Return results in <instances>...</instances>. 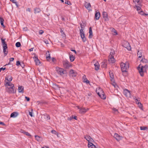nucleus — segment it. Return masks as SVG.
<instances>
[{
    "instance_id": "58",
    "label": "nucleus",
    "mask_w": 148,
    "mask_h": 148,
    "mask_svg": "<svg viewBox=\"0 0 148 148\" xmlns=\"http://www.w3.org/2000/svg\"><path fill=\"white\" fill-rule=\"evenodd\" d=\"M6 68L5 67V68H3V67H2V68H0V72H1V71L3 70V71L5 70V69Z\"/></svg>"
},
{
    "instance_id": "29",
    "label": "nucleus",
    "mask_w": 148,
    "mask_h": 148,
    "mask_svg": "<svg viewBox=\"0 0 148 148\" xmlns=\"http://www.w3.org/2000/svg\"><path fill=\"white\" fill-rule=\"evenodd\" d=\"M23 87L22 86H19L18 88V91L19 92H23Z\"/></svg>"
},
{
    "instance_id": "17",
    "label": "nucleus",
    "mask_w": 148,
    "mask_h": 148,
    "mask_svg": "<svg viewBox=\"0 0 148 148\" xmlns=\"http://www.w3.org/2000/svg\"><path fill=\"white\" fill-rule=\"evenodd\" d=\"M100 17V13L99 12H96L95 14V20H98Z\"/></svg>"
},
{
    "instance_id": "18",
    "label": "nucleus",
    "mask_w": 148,
    "mask_h": 148,
    "mask_svg": "<svg viewBox=\"0 0 148 148\" xmlns=\"http://www.w3.org/2000/svg\"><path fill=\"white\" fill-rule=\"evenodd\" d=\"M142 0H133V2L135 4L137 3L138 5L140 6H141V3Z\"/></svg>"
},
{
    "instance_id": "8",
    "label": "nucleus",
    "mask_w": 148,
    "mask_h": 148,
    "mask_svg": "<svg viewBox=\"0 0 148 148\" xmlns=\"http://www.w3.org/2000/svg\"><path fill=\"white\" fill-rule=\"evenodd\" d=\"M89 108L86 109L85 108L81 107V109L79 110V112L82 114H84L86 112L89 110Z\"/></svg>"
},
{
    "instance_id": "31",
    "label": "nucleus",
    "mask_w": 148,
    "mask_h": 148,
    "mask_svg": "<svg viewBox=\"0 0 148 148\" xmlns=\"http://www.w3.org/2000/svg\"><path fill=\"white\" fill-rule=\"evenodd\" d=\"M84 6L87 9H89V8L90 7V4L89 3H86L85 4Z\"/></svg>"
},
{
    "instance_id": "33",
    "label": "nucleus",
    "mask_w": 148,
    "mask_h": 148,
    "mask_svg": "<svg viewBox=\"0 0 148 148\" xmlns=\"http://www.w3.org/2000/svg\"><path fill=\"white\" fill-rule=\"evenodd\" d=\"M0 22L1 25L3 26H4V25H3V22H4V19H3L1 17L0 18Z\"/></svg>"
},
{
    "instance_id": "32",
    "label": "nucleus",
    "mask_w": 148,
    "mask_h": 148,
    "mask_svg": "<svg viewBox=\"0 0 148 148\" xmlns=\"http://www.w3.org/2000/svg\"><path fill=\"white\" fill-rule=\"evenodd\" d=\"M34 13H38L40 12L41 10L40 9L38 8H36L34 9Z\"/></svg>"
},
{
    "instance_id": "60",
    "label": "nucleus",
    "mask_w": 148,
    "mask_h": 148,
    "mask_svg": "<svg viewBox=\"0 0 148 148\" xmlns=\"http://www.w3.org/2000/svg\"><path fill=\"white\" fill-rule=\"evenodd\" d=\"M14 60V58H10V61H13Z\"/></svg>"
},
{
    "instance_id": "24",
    "label": "nucleus",
    "mask_w": 148,
    "mask_h": 148,
    "mask_svg": "<svg viewBox=\"0 0 148 148\" xmlns=\"http://www.w3.org/2000/svg\"><path fill=\"white\" fill-rule=\"evenodd\" d=\"M5 86H10V87H14L13 84H12L10 82H7L5 84Z\"/></svg>"
},
{
    "instance_id": "41",
    "label": "nucleus",
    "mask_w": 148,
    "mask_h": 148,
    "mask_svg": "<svg viewBox=\"0 0 148 148\" xmlns=\"http://www.w3.org/2000/svg\"><path fill=\"white\" fill-rule=\"evenodd\" d=\"M51 132L53 134H54L56 135H57V136H58V133L57 132H56V131L55 130H52L51 131Z\"/></svg>"
},
{
    "instance_id": "34",
    "label": "nucleus",
    "mask_w": 148,
    "mask_h": 148,
    "mask_svg": "<svg viewBox=\"0 0 148 148\" xmlns=\"http://www.w3.org/2000/svg\"><path fill=\"white\" fill-rule=\"evenodd\" d=\"M138 13L139 14L142 15H145L146 16L148 15L147 14H145V13H144L143 11H140V12H138Z\"/></svg>"
},
{
    "instance_id": "26",
    "label": "nucleus",
    "mask_w": 148,
    "mask_h": 148,
    "mask_svg": "<svg viewBox=\"0 0 148 148\" xmlns=\"http://www.w3.org/2000/svg\"><path fill=\"white\" fill-rule=\"evenodd\" d=\"M143 51L142 50L138 51L137 53V56H138V58H140L142 56V53Z\"/></svg>"
},
{
    "instance_id": "52",
    "label": "nucleus",
    "mask_w": 148,
    "mask_h": 148,
    "mask_svg": "<svg viewBox=\"0 0 148 148\" xmlns=\"http://www.w3.org/2000/svg\"><path fill=\"white\" fill-rule=\"evenodd\" d=\"M89 33H92V28L91 27H90L89 28Z\"/></svg>"
},
{
    "instance_id": "19",
    "label": "nucleus",
    "mask_w": 148,
    "mask_h": 148,
    "mask_svg": "<svg viewBox=\"0 0 148 148\" xmlns=\"http://www.w3.org/2000/svg\"><path fill=\"white\" fill-rule=\"evenodd\" d=\"M34 61L35 62L36 65H39L40 64V62L38 58V56H35Z\"/></svg>"
},
{
    "instance_id": "54",
    "label": "nucleus",
    "mask_w": 148,
    "mask_h": 148,
    "mask_svg": "<svg viewBox=\"0 0 148 148\" xmlns=\"http://www.w3.org/2000/svg\"><path fill=\"white\" fill-rule=\"evenodd\" d=\"M31 111H32L31 112H29V114L31 117H32L33 116V115H32V111H33L32 109Z\"/></svg>"
},
{
    "instance_id": "61",
    "label": "nucleus",
    "mask_w": 148,
    "mask_h": 148,
    "mask_svg": "<svg viewBox=\"0 0 148 148\" xmlns=\"http://www.w3.org/2000/svg\"><path fill=\"white\" fill-rule=\"evenodd\" d=\"M20 132L21 133H23L24 134H25V131L24 130H20Z\"/></svg>"
},
{
    "instance_id": "4",
    "label": "nucleus",
    "mask_w": 148,
    "mask_h": 148,
    "mask_svg": "<svg viewBox=\"0 0 148 148\" xmlns=\"http://www.w3.org/2000/svg\"><path fill=\"white\" fill-rule=\"evenodd\" d=\"M56 71L57 73L61 75H63L64 74V71L62 68L59 67H56Z\"/></svg>"
},
{
    "instance_id": "1",
    "label": "nucleus",
    "mask_w": 148,
    "mask_h": 148,
    "mask_svg": "<svg viewBox=\"0 0 148 148\" xmlns=\"http://www.w3.org/2000/svg\"><path fill=\"white\" fill-rule=\"evenodd\" d=\"M141 64H140L137 68V69L138 70L141 76H143L144 75V72L143 69L144 68L146 69L148 68V65L146 64L144 66H141Z\"/></svg>"
},
{
    "instance_id": "14",
    "label": "nucleus",
    "mask_w": 148,
    "mask_h": 148,
    "mask_svg": "<svg viewBox=\"0 0 148 148\" xmlns=\"http://www.w3.org/2000/svg\"><path fill=\"white\" fill-rule=\"evenodd\" d=\"M108 61L110 63H113L115 62V59L114 57L109 56Z\"/></svg>"
},
{
    "instance_id": "2",
    "label": "nucleus",
    "mask_w": 148,
    "mask_h": 148,
    "mask_svg": "<svg viewBox=\"0 0 148 148\" xmlns=\"http://www.w3.org/2000/svg\"><path fill=\"white\" fill-rule=\"evenodd\" d=\"M121 67L122 72H127V70L129 68V64L127 62H126L125 63L121 62Z\"/></svg>"
},
{
    "instance_id": "51",
    "label": "nucleus",
    "mask_w": 148,
    "mask_h": 148,
    "mask_svg": "<svg viewBox=\"0 0 148 148\" xmlns=\"http://www.w3.org/2000/svg\"><path fill=\"white\" fill-rule=\"evenodd\" d=\"M25 134L26 135L28 136H31V135L30 134L27 132H25Z\"/></svg>"
},
{
    "instance_id": "10",
    "label": "nucleus",
    "mask_w": 148,
    "mask_h": 148,
    "mask_svg": "<svg viewBox=\"0 0 148 148\" xmlns=\"http://www.w3.org/2000/svg\"><path fill=\"white\" fill-rule=\"evenodd\" d=\"M70 75L72 77H75L77 76V73L73 70L71 69L70 71Z\"/></svg>"
},
{
    "instance_id": "56",
    "label": "nucleus",
    "mask_w": 148,
    "mask_h": 148,
    "mask_svg": "<svg viewBox=\"0 0 148 148\" xmlns=\"http://www.w3.org/2000/svg\"><path fill=\"white\" fill-rule=\"evenodd\" d=\"M39 34H42L44 32L42 30H40L39 31Z\"/></svg>"
},
{
    "instance_id": "30",
    "label": "nucleus",
    "mask_w": 148,
    "mask_h": 148,
    "mask_svg": "<svg viewBox=\"0 0 148 148\" xmlns=\"http://www.w3.org/2000/svg\"><path fill=\"white\" fill-rule=\"evenodd\" d=\"M69 58L71 62L75 60V56L72 54H70Z\"/></svg>"
},
{
    "instance_id": "63",
    "label": "nucleus",
    "mask_w": 148,
    "mask_h": 148,
    "mask_svg": "<svg viewBox=\"0 0 148 148\" xmlns=\"http://www.w3.org/2000/svg\"><path fill=\"white\" fill-rule=\"evenodd\" d=\"M0 124H1L3 125H5L4 123L0 121Z\"/></svg>"
},
{
    "instance_id": "46",
    "label": "nucleus",
    "mask_w": 148,
    "mask_h": 148,
    "mask_svg": "<svg viewBox=\"0 0 148 148\" xmlns=\"http://www.w3.org/2000/svg\"><path fill=\"white\" fill-rule=\"evenodd\" d=\"M113 112L115 113V114L118 113V110L115 108H113Z\"/></svg>"
},
{
    "instance_id": "38",
    "label": "nucleus",
    "mask_w": 148,
    "mask_h": 148,
    "mask_svg": "<svg viewBox=\"0 0 148 148\" xmlns=\"http://www.w3.org/2000/svg\"><path fill=\"white\" fill-rule=\"evenodd\" d=\"M102 92L103 93L101 95V97H100L102 99H105L106 98V96L104 93L103 92Z\"/></svg>"
},
{
    "instance_id": "37",
    "label": "nucleus",
    "mask_w": 148,
    "mask_h": 148,
    "mask_svg": "<svg viewBox=\"0 0 148 148\" xmlns=\"http://www.w3.org/2000/svg\"><path fill=\"white\" fill-rule=\"evenodd\" d=\"M44 116H45V119H47V120H49L50 119V117L47 114H44Z\"/></svg>"
},
{
    "instance_id": "36",
    "label": "nucleus",
    "mask_w": 148,
    "mask_h": 148,
    "mask_svg": "<svg viewBox=\"0 0 148 148\" xmlns=\"http://www.w3.org/2000/svg\"><path fill=\"white\" fill-rule=\"evenodd\" d=\"M115 52L114 50H112V51L110 52V55H109V56L110 57H114L113 56V55L114 54Z\"/></svg>"
},
{
    "instance_id": "47",
    "label": "nucleus",
    "mask_w": 148,
    "mask_h": 148,
    "mask_svg": "<svg viewBox=\"0 0 148 148\" xmlns=\"http://www.w3.org/2000/svg\"><path fill=\"white\" fill-rule=\"evenodd\" d=\"M102 65L101 66L103 68H106V64L105 62H102Z\"/></svg>"
},
{
    "instance_id": "16",
    "label": "nucleus",
    "mask_w": 148,
    "mask_h": 148,
    "mask_svg": "<svg viewBox=\"0 0 148 148\" xmlns=\"http://www.w3.org/2000/svg\"><path fill=\"white\" fill-rule=\"evenodd\" d=\"M18 113L17 112H14L11 113L10 115V117L15 118L18 116Z\"/></svg>"
},
{
    "instance_id": "43",
    "label": "nucleus",
    "mask_w": 148,
    "mask_h": 148,
    "mask_svg": "<svg viewBox=\"0 0 148 148\" xmlns=\"http://www.w3.org/2000/svg\"><path fill=\"white\" fill-rule=\"evenodd\" d=\"M11 2H12L13 3H14L18 7V5L17 4V3L16 1L15 0H10Z\"/></svg>"
},
{
    "instance_id": "13",
    "label": "nucleus",
    "mask_w": 148,
    "mask_h": 148,
    "mask_svg": "<svg viewBox=\"0 0 148 148\" xmlns=\"http://www.w3.org/2000/svg\"><path fill=\"white\" fill-rule=\"evenodd\" d=\"M102 15L103 18L104 19L105 21H107L108 20V14L106 12H103L102 13Z\"/></svg>"
},
{
    "instance_id": "44",
    "label": "nucleus",
    "mask_w": 148,
    "mask_h": 148,
    "mask_svg": "<svg viewBox=\"0 0 148 148\" xmlns=\"http://www.w3.org/2000/svg\"><path fill=\"white\" fill-rule=\"evenodd\" d=\"M147 129V128L146 127L143 126L140 127V129L141 130H145Z\"/></svg>"
},
{
    "instance_id": "5",
    "label": "nucleus",
    "mask_w": 148,
    "mask_h": 148,
    "mask_svg": "<svg viewBox=\"0 0 148 148\" xmlns=\"http://www.w3.org/2000/svg\"><path fill=\"white\" fill-rule=\"evenodd\" d=\"M63 64L64 67L66 69H68L71 66L70 63L67 60L63 61Z\"/></svg>"
},
{
    "instance_id": "53",
    "label": "nucleus",
    "mask_w": 148,
    "mask_h": 148,
    "mask_svg": "<svg viewBox=\"0 0 148 148\" xmlns=\"http://www.w3.org/2000/svg\"><path fill=\"white\" fill-rule=\"evenodd\" d=\"M25 99L27 100V101H29L30 100V98L29 97L26 96L25 97Z\"/></svg>"
},
{
    "instance_id": "59",
    "label": "nucleus",
    "mask_w": 148,
    "mask_h": 148,
    "mask_svg": "<svg viewBox=\"0 0 148 148\" xmlns=\"http://www.w3.org/2000/svg\"><path fill=\"white\" fill-rule=\"evenodd\" d=\"M70 50H71V51H73L74 52V53H75V54H76V51L75 50H73V49L72 48H71V49H70Z\"/></svg>"
},
{
    "instance_id": "62",
    "label": "nucleus",
    "mask_w": 148,
    "mask_h": 148,
    "mask_svg": "<svg viewBox=\"0 0 148 148\" xmlns=\"http://www.w3.org/2000/svg\"><path fill=\"white\" fill-rule=\"evenodd\" d=\"M27 11H28L29 12H31V9L30 8H28L27 9Z\"/></svg>"
},
{
    "instance_id": "35",
    "label": "nucleus",
    "mask_w": 148,
    "mask_h": 148,
    "mask_svg": "<svg viewBox=\"0 0 148 148\" xmlns=\"http://www.w3.org/2000/svg\"><path fill=\"white\" fill-rule=\"evenodd\" d=\"M35 137L36 138V139L37 141H39L40 140V139L41 138V137L37 135H35Z\"/></svg>"
},
{
    "instance_id": "12",
    "label": "nucleus",
    "mask_w": 148,
    "mask_h": 148,
    "mask_svg": "<svg viewBox=\"0 0 148 148\" xmlns=\"http://www.w3.org/2000/svg\"><path fill=\"white\" fill-rule=\"evenodd\" d=\"M84 138L88 141V143L92 142L94 141L93 139L89 136H86L84 137Z\"/></svg>"
},
{
    "instance_id": "11",
    "label": "nucleus",
    "mask_w": 148,
    "mask_h": 148,
    "mask_svg": "<svg viewBox=\"0 0 148 148\" xmlns=\"http://www.w3.org/2000/svg\"><path fill=\"white\" fill-rule=\"evenodd\" d=\"M123 47L126 48L127 49H128L129 50H130L131 49V46L129 43L127 42H126L123 45Z\"/></svg>"
},
{
    "instance_id": "49",
    "label": "nucleus",
    "mask_w": 148,
    "mask_h": 148,
    "mask_svg": "<svg viewBox=\"0 0 148 148\" xmlns=\"http://www.w3.org/2000/svg\"><path fill=\"white\" fill-rule=\"evenodd\" d=\"M21 64V63L19 61H17L16 65L17 66H18L19 65H20Z\"/></svg>"
},
{
    "instance_id": "50",
    "label": "nucleus",
    "mask_w": 148,
    "mask_h": 148,
    "mask_svg": "<svg viewBox=\"0 0 148 148\" xmlns=\"http://www.w3.org/2000/svg\"><path fill=\"white\" fill-rule=\"evenodd\" d=\"M84 82L86 83V84H87L89 83V82H90L88 80L86 79H84Z\"/></svg>"
},
{
    "instance_id": "55",
    "label": "nucleus",
    "mask_w": 148,
    "mask_h": 148,
    "mask_svg": "<svg viewBox=\"0 0 148 148\" xmlns=\"http://www.w3.org/2000/svg\"><path fill=\"white\" fill-rule=\"evenodd\" d=\"M20 65L21 66V67H22V68H24L25 66V65L23 63H21Z\"/></svg>"
},
{
    "instance_id": "6",
    "label": "nucleus",
    "mask_w": 148,
    "mask_h": 148,
    "mask_svg": "<svg viewBox=\"0 0 148 148\" xmlns=\"http://www.w3.org/2000/svg\"><path fill=\"white\" fill-rule=\"evenodd\" d=\"M15 87H7L6 88V90L9 93H14V88Z\"/></svg>"
},
{
    "instance_id": "20",
    "label": "nucleus",
    "mask_w": 148,
    "mask_h": 148,
    "mask_svg": "<svg viewBox=\"0 0 148 148\" xmlns=\"http://www.w3.org/2000/svg\"><path fill=\"white\" fill-rule=\"evenodd\" d=\"M46 58L47 60H49L50 59V54L49 51H47L46 52Z\"/></svg>"
},
{
    "instance_id": "25",
    "label": "nucleus",
    "mask_w": 148,
    "mask_h": 148,
    "mask_svg": "<svg viewBox=\"0 0 148 148\" xmlns=\"http://www.w3.org/2000/svg\"><path fill=\"white\" fill-rule=\"evenodd\" d=\"M7 49L8 47L3 48V51L5 56H6L8 54V51Z\"/></svg>"
},
{
    "instance_id": "57",
    "label": "nucleus",
    "mask_w": 148,
    "mask_h": 148,
    "mask_svg": "<svg viewBox=\"0 0 148 148\" xmlns=\"http://www.w3.org/2000/svg\"><path fill=\"white\" fill-rule=\"evenodd\" d=\"M92 36V33H89V38H91Z\"/></svg>"
},
{
    "instance_id": "27",
    "label": "nucleus",
    "mask_w": 148,
    "mask_h": 148,
    "mask_svg": "<svg viewBox=\"0 0 148 148\" xmlns=\"http://www.w3.org/2000/svg\"><path fill=\"white\" fill-rule=\"evenodd\" d=\"M12 76L10 77L9 76L8 77H6L5 78V79L6 80L8 81V82H10L12 81Z\"/></svg>"
},
{
    "instance_id": "64",
    "label": "nucleus",
    "mask_w": 148,
    "mask_h": 148,
    "mask_svg": "<svg viewBox=\"0 0 148 148\" xmlns=\"http://www.w3.org/2000/svg\"><path fill=\"white\" fill-rule=\"evenodd\" d=\"M34 48H32L29 49V51H32L33 50Z\"/></svg>"
},
{
    "instance_id": "22",
    "label": "nucleus",
    "mask_w": 148,
    "mask_h": 148,
    "mask_svg": "<svg viewBox=\"0 0 148 148\" xmlns=\"http://www.w3.org/2000/svg\"><path fill=\"white\" fill-rule=\"evenodd\" d=\"M135 100L136 101V103H137V104H138L139 107L140 108H142L143 106L142 104L140 102H139V101H139L136 99H135Z\"/></svg>"
},
{
    "instance_id": "45",
    "label": "nucleus",
    "mask_w": 148,
    "mask_h": 148,
    "mask_svg": "<svg viewBox=\"0 0 148 148\" xmlns=\"http://www.w3.org/2000/svg\"><path fill=\"white\" fill-rule=\"evenodd\" d=\"M74 119L75 120H77V116H75L74 117H73V116H72V118H68V120H71L72 119Z\"/></svg>"
},
{
    "instance_id": "39",
    "label": "nucleus",
    "mask_w": 148,
    "mask_h": 148,
    "mask_svg": "<svg viewBox=\"0 0 148 148\" xmlns=\"http://www.w3.org/2000/svg\"><path fill=\"white\" fill-rule=\"evenodd\" d=\"M110 76L111 78L113 79L114 77V75L113 73L111 72H109Z\"/></svg>"
},
{
    "instance_id": "9",
    "label": "nucleus",
    "mask_w": 148,
    "mask_h": 148,
    "mask_svg": "<svg viewBox=\"0 0 148 148\" xmlns=\"http://www.w3.org/2000/svg\"><path fill=\"white\" fill-rule=\"evenodd\" d=\"M1 45L3 46V48L8 47L7 43L5 40V39H3L1 38Z\"/></svg>"
},
{
    "instance_id": "42",
    "label": "nucleus",
    "mask_w": 148,
    "mask_h": 148,
    "mask_svg": "<svg viewBox=\"0 0 148 148\" xmlns=\"http://www.w3.org/2000/svg\"><path fill=\"white\" fill-rule=\"evenodd\" d=\"M141 6L140 5V6H138L137 5H136V8L138 12H139V11L141 9Z\"/></svg>"
},
{
    "instance_id": "7",
    "label": "nucleus",
    "mask_w": 148,
    "mask_h": 148,
    "mask_svg": "<svg viewBox=\"0 0 148 148\" xmlns=\"http://www.w3.org/2000/svg\"><path fill=\"white\" fill-rule=\"evenodd\" d=\"M124 94L127 97H129L130 96V93L129 90L127 89H125L123 90Z\"/></svg>"
},
{
    "instance_id": "23",
    "label": "nucleus",
    "mask_w": 148,
    "mask_h": 148,
    "mask_svg": "<svg viewBox=\"0 0 148 148\" xmlns=\"http://www.w3.org/2000/svg\"><path fill=\"white\" fill-rule=\"evenodd\" d=\"M94 66H95V69L96 71L98 70L99 69V65L98 62H97L96 63L94 64Z\"/></svg>"
},
{
    "instance_id": "28",
    "label": "nucleus",
    "mask_w": 148,
    "mask_h": 148,
    "mask_svg": "<svg viewBox=\"0 0 148 148\" xmlns=\"http://www.w3.org/2000/svg\"><path fill=\"white\" fill-rule=\"evenodd\" d=\"M148 62V60L145 58H143L140 61V63H146Z\"/></svg>"
},
{
    "instance_id": "3",
    "label": "nucleus",
    "mask_w": 148,
    "mask_h": 148,
    "mask_svg": "<svg viewBox=\"0 0 148 148\" xmlns=\"http://www.w3.org/2000/svg\"><path fill=\"white\" fill-rule=\"evenodd\" d=\"M80 26L81 29H80V34L83 41L84 42L86 41V38L85 37V34L83 30V29L84 28L85 25L81 24Z\"/></svg>"
},
{
    "instance_id": "40",
    "label": "nucleus",
    "mask_w": 148,
    "mask_h": 148,
    "mask_svg": "<svg viewBox=\"0 0 148 148\" xmlns=\"http://www.w3.org/2000/svg\"><path fill=\"white\" fill-rule=\"evenodd\" d=\"M16 46L17 47H20L21 46V44L20 42H17L16 43Z\"/></svg>"
},
{
    "instance_id": "21",
    "label": "nucleus",
    "mask_w": 148,
    "mask_h": 148,
    "mask_svg": "<svg viewBox=\"0 0 148 148\" xmlns=\"http://www.w3.org/2000/svg\"><path fill=\"white\" fill-rule=\"evenodd\" d=\"M88 146L89 148H97L92 143H88Z\"/></svg>"
},
{
    "instance_id": "15",
    "label": "nucleus",
    "mask_w": 148,
    "mask_h": 148,
    "mask_svg": "<svg viewBox=\"0 0 148 148\" xmlns=\"http://www.w3.org/2000/svg\"><path fill=\"white\" fill-rule=\"evenodd\" d=\"M114 137L118 141H119L121 139V137L116 133H115L114 134Z\"/></svg>"
},
{
    "instance_id": "48",
    "label": "nucleus",
    "mask_w": 148,
    "mask_h": 148,
    "mask_svg": "<svg viewBox=\"0 0 148 148\" xmlns=\"http://www.w3.org/2000/svg\"><path fill=\"white\" fill-rule=\"evenodd\" d=\"M65 3L66 4H67L68 5H71V2L70 1H66L65 2Z\"/></svg>"
}]
</instances>
